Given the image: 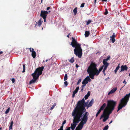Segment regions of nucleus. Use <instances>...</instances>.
Listing matches in <instances>:
<instances>
[{
    "instance_id": "7ed1b4c3",
    "label": "nucleus",
    "mask_w": 130,
    "mask_h": 130,
    "mask_svg": "<svg viewBox=\"0 0 130 130\" xmlns=\"http://www.w3.org/2000/svg\"><path fill=\"white\" fill-rule=\"evenodd\" d=\"M44 68V67L42 66L37 68L35 71L31 75L33 76V78L30 81V84L34 83L35 82L39 75L42 74Z\"/></svg>"
},
{
    "instance_id": "7c9ffc66",
    "label": "nucleus",
    "mask_w": 130,
    "mask_h": 130,
    "mask_svg": "<svg viewBox=\"0 0 130 130\" xmlns=\"http://www.w3.org/2000/svg\"><path fill=\"white\" fill-rule=\"evenodd\" d=\"M77 93H76V91H74L73 93L72 97L73 98H74L75 96V94Z\"/></svg>"
},
{
    "instance_id": "72a5a7b5",
    "label": "nucleus",
    "mask_w": 130,
    "mask_h": 130,
    "mask_svg": "<svg viewBox=\"0 0 130 130\" xmlns=\"http://www.w3.org/2000/svg\"><path fill=\"white\" fill-rule=\"evenodd\" d=\"M111 38L110 39L111 40V42L112 43H113L115 42V38L111 37Z\"/></svg>"
},
{
    "instance_id": "a211bd4d",
    "label": "nucleus",
    "mask_w": 130,
    "mask_h": 130,
    "mask_svg": "<svg viewBox=\"0 0 130 130\" xmlns=\"http://www.w3.org/2000/svg\"><path fill=\"white\" fill-rule=\"evenodd\" d=\"M103 62L104 64L103 66H104L107 67H108V66L109 65V63L107 62V61H103Z\"/></svg>"
},
{
    "instance_id": "79ce46f5",
    "label": "nucleus",
    "mask_w": 130,
    "mask_h": 130,
    "mask_svg": "<svg viewBox=\"0 0 130 130\" xmlns=\"http://www.w3.org/2000/svg\"><path fill=\"white\" fill-rule=\"evenodd\" d=\"M66 123V120H64L62 123V125L61 126H62L63 127V125L65 124Z\"/></svg>"
},
{
    "instance_id": "9d476101",
    "label": "nucleus",
    "mask_w": 130,
    "mask_h": 130,
    "mask_svg": "<svg viewBox=\"0 0 130 130\" xmlns=\"http://www.w3.org/2000/svg\"><path fill=\"white\" fill-rule=\"evenodd\" d=\"M84 121L82 120L80 122L78 125V126L76 127V129H78L79 130H81L83 128L84 124H85L86 123H84Z\"/></svg>"
},
{
    "instance_id": "39448f33",
    "label": "nucleus",
    "mask_w": 130,
    "mask_h": 130,
    "mask_svg": "<svg viewBox=\"0 0 130 130\" xmlns=\"http://www.w3.org/2000/svg\"><path fill=\"white\" fill-rule=\"evenodd\" d=\"M130 96V92L128 94H126L124 98L120 100L118 106L117 111L121 109L123 107L125 106L128 101Z\"/></svg>"
},
{
    "instance_id": "09e8293b",
    "label": "nucleus",
    "mask_w": 130,
    "mask_h": 130,
    "mask_svg": "<svg viewBox=\"0 0 130 130\" xmlns=\"http://www.w3.org/2000/svg\"><path fill=\"white\" fill-rule=\"evenodd\" d=\"M90 92L89 91L88 92L87 94L86 95H87L88 96H89L90 95Z\"/></svg>"
},
{
    "instance_id": "f03ea898",
    "label": "nucleus",
    "mask_w": 130,
    "mask_h": 130,
    "mask_svg": "<svg viewBox=\"0 0 130 130\" xmlns=\"http://www.w3.org/2000/svg\"><path fill=\"white\" fill-rule=\"evenodd\" d=\"M72 41L70 44V45H71L72 47H75L74 50V54L79 58H81L82 55V50L80 45L77 43L74 38L72 37Z\"/></svg>"
},
{
    "instance_id": "603ef678",
    "label": "nucleus",
    "mask_w": 130,
    "mask_h": 130,
    "mask_svg": "<svg viewBox=\"0 0 130 130\" xmlns=\"http://www.w3.org/2000/svg\"><path fill=\"white\" fill-rule=\"evenodd\" d=\"M11 80L12 83H13L15 82V79L14 78H12L11 79Z\"/></svg>"
},
{
    "instance_id": "e433bc0d",
    "label": "nucleus",
    "mask_w": 130,
    "mask_h": 130,
    "mask_svg": "<svg viewBox=\"0 0 130 130\" xmlns=\"http://www.w3.org/2000/svg\"><path fill=\"white\" fill-rule=\"evenodd\" d=\"M70 62L71 63H73L74 62V59L73 58H71L70 60Z\"/></svg>"
},
{
    "instance_id": "c03bdc74",
    "label": "nucleus",
    "mask_w": 130,
    "mask_h": 130,
    "mask_svg": "<svg viewBox=\"0 0 130 130\" xmlns=\"http://www.w3.org/2000/svg\"><path fill=\"white\" fill-rule=\"evenodd\" d=\"M89 102V101H87V102H86L85 103V104L84 105L85 107H86L88 105L87 104H88V103Z\"/></svg>"
},
{
    "instance_id": "49530a36",
    "label": "nucleus",
    "mask_w": 130,
    "mask_h": 130,
    "mask_svg": "<svg viewBox=\"0 0 130 130\" xmlns=\"http://www.w3.org/2000/svg\"><path fill=\"white\" fill-rule=\"evenodd\" d=\"M84 4H85L84 3H83L82 4L80 5V7L82 8V7H84Z\"/></svg>"
},
{
    "instance_id": "473e14b6",
    "label": "nucleus",
    "mask_w": 130,
    "mask_h": 130,
    "mask_svg": "<svg viewBox=\"0 0 130 130\" xmlns=\"http://www.w3.org/2000/svg\"><path fill=\"white\" fill-rule=\"evenodd\" d=\"M108 128V125L105 126L103 129V130H107Z\"/></svg>"
},
{
    "instance_id": "bb28decb",
    "label": "nucleus",
    "mask_w": 130,
    "mask_h": 130,
    "mask_svg": "<svg viewBox=\"0 0 130 130\" xmlns=\"http://www.w3.org/2000/svg\"><path fill=\"white\" fill-rule=\"evenodd\" d=\"M76 125L75 123H72L71 124V128H75Z\"/></svg>"
},
{
    "instance_id": "de8ad7c7",
    "label": "nucleus",
    "mask_w": 130,
    "mask_h": 130,
    "mask_svg": "<svg viewBox=\"0 0 130 130\" xmlns=\"http://www.w3.org/2000/svg\"><path fill=\"white\" fill-rule=\"evenodd\" d=\"M116 36L115 35V33H113V35H112V36H111V37L113 38H115V37Z\"/></svg>"
},
{
    "instance_id": "ddd939ff",
    "label": "nucleus",
    "mask_w": 130,
    "mask_h": 130,
    "mask_svg": "<svg viewBox=\"0 0 130 130\" xmlns=\"http://www.w3.org/2000/svg\"><path fill=\"white\" fill-rule=\"evenodd\" d=\"M117 89V87L111 90L108 93V95H109L110 94H112L115 92Z\"/></svg>"
},
{
    "instance_id": "b1692460",
    "label": "nucleus",
    "mask_w": 130,
    "mask_h": 130,
    "mask_svg": "<svg viewBox=\"0 0 130 130\" xmlns=\"http://www.w3.org/2000/svg\"><path fill=\"white\" fill-rule=\"evenodd\" d=\"M77 8L76 7L75 8L74 10H73V13L74 14V15H75L77 13Z\"/></svg>"
},
{
    "instance_id": "bf43d9fd",
    "label": "nucleus",
    "mask_w": 130,
    "mask_h": 130,
    "mask_svg": "<svg viewBox=\"0 0 130 130\" xmlns=\"http://www.w3.org/2000/svg\"><path fill=\"white\" fill-rule=\"evenodd\" d=\"M23 69H25V64H23Z\"/></svg>"
},
{
    "instance_id": "aec40b11",
    "label": "nucleus",
    "mask_w": 130,
    "mask_h": 130,
    "mask_svg": "<svg viewBox=\"0 0 130 130\" xmlns=\"http://www.w3.org/2000/svg\"><path fill=\"white\" fill-rule=\"evenodd\" d=\"M120 63L118 64L117 67L115 69V70L114 71L115 72V74L117 73V71H118L119 70V69L120 68Z\"/></svg>"
},
{
    "instance_id": "338daca9",
    "label": "nucleus",
    "mask_w": 130,
    "mask_h": 130,
    "mask_svg": "<svg viewBox=\"0 0 130 130\" xmlns=\"http://www.w3.org/2000/svg\"><path fill=\"white\" fill-rule=\"evenodd\" d=\"M3 53V52L2 51L0 52V55L2 54Z\"/></svg>"
},
{
    "instance_id": "f257e3e1",
    "label": "nucleus",
    "mask_w": 130,
    "mask_h": 130,
    "mask_svg": "<svg viewBox=\"0 0 130 130\" xmlns=\"http://www.w3.org/2000/svg\"><path fill=\"white\" fill-rule=\"evenodd\" d=\"M106 116L104 117L103 121V122H105L109 118V115L111 114L114 110L116 104V102L113 100H108L107 101Z\"/></svg>"
},
{
    "instance_id": "4d7b16f0",
    "label": "nucleus",
    "mask_w": 130,
    "mask_h": 130,
    "mask_svg": "<svg viewBox=\"0 0 130 130\" xmlns=\"http://www.w3.org/2000/svg\"><path fill=\"white\" fill-rule=\"evenodd\" d=\"M105 71H103V73L104 74V76H105L106 75V73H105Z\"/></svg>"
},
{
    "instance_id": "9b49d317",
    "label": "nucleus",
    "mask_w": 130,
    "mask_h": 130,
    "mask_svg": "<svg viewBox=\"0 0 130 130\" xmlns=\"http://www.w3.org/2000/svg\"><path fill=\"white\" fill-rule=\"evenodd\" d=\"M88 113V112H86L84 115L82 119V121H84V122H85V123H86L88 120V114L87 115Z\"/></svg>"
},
{
    "instance_id": "a878e982",
    "label": "nucleus",
    "mask_w": 130,
    "mask_h": 130,
    "mask_svg": "<svg viewBox=\"0 0 130 130\" xmlns=\"http://www.w3.org/2000/svg\"><path fill=\"white\" fill-rule=\"evenodd\" d=\"M38 26H40L42 24V22L41 19H40L38 22Z\"/></svg>"
},
{
    "instance_id": "a18cd8bd",
    "label": "nucleus",
    "mask_w": 130,
    "mask_h": 130,
    "mask_svg": "<svg viewBox=\"0 0 130 130\" xmlns=\"http://www.w3.org/2000/svg\"><path fill=\"white\" fill-rule=\"evenodd\" d=\"M89 75L90 76V78L92 79H93L94 78V76L92 75Z\"/></svg>"
},
{
    "instance_id": "c85d7f7f",
    "label": "nucleus",
    "mask_w": 130,
    "mask_h": 130,
    "mask_svg": "<svg viewBox=\"0 0 130 130\" xmlns=\"http://www.w3.org/2000/svg\"><path fill=\"white\" fill-rule=\"evenodd\" d=\"M67 74H66L64 75V80L65 81L67 79Z\"/></svg>"
},
{
    "instance_id": "f8f14e48",
    "label": "nucleus",
    "mask_w": 130,
    "mask_h": 130,
    "mask_svg": "<svg viewBox=\"0 0 130 130\" xmlns=\"http://www.w3.org/2000/svg\"><path fill=\"white\" fill-rule=\"evenodd\" d=\"M121 71H127L128 69V68L127 66L126 65H122L121 67Z\"/></svg>"
},
{
    "instance_id": "6e6d98bb",
    "label": "nucleus",
    "mask_w": 130,
    "mask_h": 130,
    "mask_svg": "<svg viewBox=\"0 0 130 130\" xmlns=\"http://www.w3.org/2000/svg\"><path fill=\"white\" fill-rule=\"evenodd\" d=\"M71 128L70 127H68L67 129H66L65 130H70Z\"/></svg>"
},
{
    "instance_id": "37998d69",
    "label": "nucleus",
    "mask_w": 130,
    "mask_h": 130,
    "mask_svg": "<svg viewBox=\"0 0 130 130\" xmlns=\"http://www.w3.org/2000/svg\"><path fill=\"white\" fill-rule=\"evenodd\" d=\"M89 96H88L86 94V95H85V97H84V98L85 99V100H86L87 99Z\"/></svg>"
},
{
    "instance_id": "774afa93",
    "label": "nucleus",
    "mask_w": 130,
    "mask_h": 130,
    "mask_svg": "<svg viewBox=\"0 0 130 130\" xmlns=\"http://www.w3.org/2000/svg\"><path fill=\"white\" fill-rule=\"evenodd\" d=\"M71 128L72 130H74L75 128Z\"/></svg>"
},
{
    "instance_id": "4c0bfd02",
    "label": "nucleus",
    "mask_w": 130,
    "mask_h": 130,
    "mask_svg": "<svg viewBox=\"0 0 130 130\" xmlns=\"http://www.w3.org/2000/svg\"><path fill=\"white\" fill-rule=\"evenodd\" d=\"M79 87L78 86V87H77L76 88L75 90H74V91H76V93H77L78 92V91L79 89Z\"/></svg>"
},
{
    "instance_id": "680f3d73",
    "label": "nucleus",
    "mask_w": 130,
    "mask_h": 130,
    "mask_svg": "<svg viewBox=\"0 0 130 130\" xmlns=\"http://www.w3.org/2000/svg\"><path fill=\"white\" fill-rule=\"evenodd\" d=\"M25 69H23V71H22V72H24L25 71Z\"/></svg>"
},
{
    "instance_id": "393cba45",
    "label": "nucleus",
    "mask_w": 130,
    "mask_h": 130,
    "mask_svg": "<svg viewBox=\"0 0 130 130\" xmlns=\"http://www.w3.org/2000/svg\"><path fill=\"white\" fill-rule=\"evenodd\" d=\"M85 79L88 81L89 82H90L91 81V80L89 76H87L86 78H85Z\"/></svg>"
},
{
    "instance_id": "58836bf2",
    "label": "nucleus",
    "mask_w": 130,
    "mask_h": 130,
    "mask_svg": "<svg viewBox=\"0 0 130 130\" xmlns=\"http://www.w3.org/2000/svg\"><path fill=\"white\" fill-rule=\"evenodd\" d=\"M64 87H66L68 85V82L67 81H65L64 82Z\"/></svg>"
},
{
    "instance_id": "cd10ccee",
    "label": "nucleus",
    "mask_w": 130,
    "mask_h": 130,
    "mask_svg": "<svg viewBox=\"0 0 130 130\" xmlns=\"http://www.w3.org/2000/svg\"><path fill=\"white\" fill-rule=\"evenodd\" d=\"M110 58V56H108L107 58L103 60V61H107L108 60H109Z\"/></svg>"
},
{
    "instance_id": "f3484780",
    "label": "nucleus",
    "mask_w": 130,
    "mask_h": 130,
    "mask_svg": "<svg viewBox=\"0 0 130 130\" xmlns=\"http://www.w3.org/2000/svg\"><path fill=\"white\" fill-rule=\"evenodd\" d=\"M106 105V104L105 103H104L103 104L101 107L99 109L101 110V111L103 110L104 108L105 107Z\"/></svg>"
},
{
    "instance_id": "0e129e2a",
    "label": "nucleus",
    "mask_w": 130,
    "mask_h": 130,
    "mask_svg": "<svg viewBox=\"0 0 130 130\" xmlns=\"http://www.w3.org/2000/svg\"><path fill=\"white\" fill-rule=\"evenodd\" d=\"M97 0H94V4H96V2Z\"/></svg>"
},
{
    "instance_id": "6e6552de",
    "label": "nucleus",
    "mask_w": 130,
    "mask_h": 130,
    "mask_svg": "<svg viewBox=\"0 0 130 130\" xmlns=\"http://www.w3.org/2000/svg\"><path fill=\"white\" fill-rule=\"evenodd\" d=\"M87 72L89 74V75H92L94 76L95 75L98 76L99 75L97 72L93 70H90L89 68H88L87 69Z\"/></svg>"
},
{
    "instance_id": "8fccbe9b",
    "label": "nucleus",
    "mask_w": 130,
    "mask_h": 130,
    "mask_svg": "<svg viewBox=\"0 0 130 130\" xmlns=\"http://www.w3.org/2000/svg\"><path fill=\"white\" fill-rule=\"evenodd\" d=\"M104 68L103 71H105L106 70V69L107 67H106H106L104 66Z\"/></svg>"
},
{
    "instance_id": "4468645a",
    "label": "nucleus",
    "mask_w": 130,
    "mask_h": 130,
    "mask_svg": "<svg viewBox=\"0 0 130 130\" xmlns=\"http://www.w3.org/2000/svg\"><path fill=\"white\" fill-rule=\"evenodd\" d=\"M107 112H106V109H105L103 111V114L101 115L100 118L101 120L102 118L104 117L106 115Z\"/></svg>"
},
{
    "instance_id": "dca6fc26",
    "label": "nucleus",
    "mask_w": 130,
    "mask_h": 130,
    "mask_svg": "<svg viewBox=\"0 0 130 130\" xmlns=\"http://www.w3.org/2000/svg\"><path fill=\"white\" fill-rule=\"evenodd\" d=\"M94 100L93 99H92L89 102V103L88 104V107H89L91 106L92 104L93 103Z\"/></svg>"
},
{
    "instance_id": "a19ab883",
    "label": "nucleus",
    "mask_w": 130,
    "mask_h": 130,
    "mask_svg": "<svg viewBox=\"0 0 130 130\" xmlns=\"http://www.w3.org/2000/svg\"><path fill=\"white\" fill-rule=\"evenodd\" d=\"M81 80H81V79H79V80L77 83V85L79 84L80 83V82L81 81Z\"/></svg>"
},
{
    "instance_id": "20e7f679",
    "label": "nucleus",
    "mask_w": 130,
    "mask_h": 130,
    "mask_svg": "<svg viewBox=\"0 0 130 130\" xmlns=\"http://www.w3.org/2000/svg\"><path fill=\"white\" fill-rule=\"evenodd\" d=\"M85 102V100L84 99H83L82 100L79 101L77 104V106L74 108L73 110L74 111V110L77 111L76 114H78L80 112H82L83 114L84 113V110H85V108L86 107L82 106V104L84 103Z\"/></svg>"
},
{
    "instance_id": "052dcab7",
    "label": "nucleus",
    "mask_w": 130,
    "mask_h": 130,
    "mask_svg": "<svg viewBox=\"0 0 130 130\" xmlns=\"http://www.w3.org/2000/svg\"><path fill=\"white\" fill-rule=\"evenodd\" d=\"M38 22H36V24H35V26H38Z\"/></svg>"
},
{
    "instance_id": "ea45409f",
    "label": "nucleus",
    "mask_w": 130,
    "mask_h": 130,
    "mask_svg": "<svg viewBox=\"0 0 130 130\" xmlns=\"http://www.w3.org/2000/svg\"><path fill=\"white\" fill-rule=\"evenodd\" d=\"M105 12H104V14L105 15H107V14H108V10H107V9H105Z\"/></svg>"
},
{
    "instance_id": "412c9836",
    "label": "nucleus",
    "mask_w": 130,
    "mask_h": 130,
    "mask_svg": "<svg viewBox=\"0 0 130 130\" xmlns=\"http://www.w3.org/2000/svg\"><path fill=\"white\" fill-rule=\"evenodd\" d=\"M90 33L89 31H86L85 32V36L86 37H88Z\"/></svg>"
},
{
    "instance_id": "c9c22d12",
    "label": "nucleus",
    "mask_w": 130,
    "mask_h": 130,
    "mask_svg": "<svg viewBox=\"0 0 130 130\" xmlns=\"http://www.w3.org/2000/svg\"><path fill=\"white\" fill-rule=\"evenodd\" d=\"M56 103H54L53 105L51 107V108L50 109L51 110L53 109L54 108V107L56 106Z\"/></svg>"
},
{
    "instance_id": "f704fd0d",
    "label": "nucleus",
    "mask_w": 130,
    "mask_h": 130,
    "mask_svg": "<svg viewBox=\"0 0 130 130\" xmlns=\"http://www.w3.org/2000/svg\"><path fill=\"white\" fill-rule=\"evenodd\" d=\"M9 110H10V108L9 107L8 108V109H7L6 111H5V114H7L9 112Z\"/></svg>"
},
{
    "instance_id": "2eb2a0df",
    "label": "nucleus",
    "mask_w": 130,
    "mask_h": 130,
    "mask_svg": "<svg viewBox=\"0 0 130 130\" xmlns=\"http://www.w3.org/2000/svg\"><path fill=\"white\" fill-rule=\"evenodd\" d=\"M34 49L33 48H32V56L33 58H35L36 56V52L35 51H34Z\"/></svg>"
},
{
    "instance_id": "0eeeda50",
    "label": "nucleus",
    "mask_w": 130,
    "mask_h": 130,
    "mask_svg": "<svg viewBox=\"0 0 130 130\" xmlns=\"http://www.w3.org/2000/svg\"><path fill=\"white\" fill-rule=\"evenodd\" d=\"M96 64L94 63L91 62L90 66L88 68L90 70H93L97 71V69L96 68Z\"/></svg>"
},
{
    "instance_id": "423d86ee",
    "label": "nucleus",
    "mask_w": 130,
    "mask_h": 130,
    "mask_svg": "<svg viewBox=\"0 0 130 130\" xmlns=\"http://www.w3.org/2000/svg\"><path fill=\"white\" fill-rule=\"evenodd\" d=\"M75 111L74 110V111L72 112V115L74 117L73 123H75L76 125L82 119L81 118L82 116L83 112H80L78 114H76V112L77 111V112Z\"/></svg>"
},
{
    "instance_id": "5701e85b",
    "label": "nucleus",
    "mask_w": 130,
    "mask_h": 130,
    "mask_svg": "<svg viewBox=\"0 0 130 130\" xmlns=\"http://www.w3.org/2000/svg\"><path fill=\"white\" fill-rule=\"evenodd\" d=\"M13 124V121H11L10 123V125L9 126V130H10L11 129H12V125Z\"/></svg>"
},
{
    "instance_id": "2f4dec72",
    "label": "nucleus",
    "mask_w": 130,
    "mask_h": 130,
    "mask_svg": "<svg viewBox=\"0 0 130 130\" xmlns=\"http://www.w3.org/2000/svg\"><path fill=\"white\" fill-rule=\"evenodd\" d=\"M91 22V21L90 20H88L86 23V24L87 25H89Z\"/></svg>"
},
{
    "instance_id": "1a4fd4ad",
    "label": "nucleus",
    "mask_w": 130,
    "mask_h": 130,
    "mask_svg": "<svg viewBox=\"0 0 130 130\" xmlns=\"http://www.w3.org/2000/svg\"><path fill=\"white\" fill-rule=\"evenodd\" d=\"M48 14V11H41L40 15L43 19H46L47 14Z\"/></svg>"
},
{
    "instance_id": "e2e57ef3",
    "label": "nucleus",
    "mask_w": 130,
    "mask_h": 130,
    "mask_svg": "<svg viewBox=\"0 0 130 130\" xmlns=\"http://www.w3.org/2000/svg\"><path fill=\"white\" fill-rule=\"evenodd\" d=\"M29 50H30V52H32V49H31V48H29Z\"/></svg>"
},
{
    "instance_id": "3c124183",
    "label": "nucleus",
    "mask_w": 130,
    "mask_h": 130,
    "mask_svg": "<svg viewBox=\"0 0 130 130\" xmlns=\"http://www.w3.org/2000/svg\"><path fill=\"white\" fill-rule=\"evenodd\" d=\"M63 127H62V126H61L60 127V129H58V130H63Z\"/></svg>"
},
{
    "instance_id": "69168bd1",
    "label": "nucleus",
    "mask_w": 130,
    "mask_h": 130,
    "mask_svg": "<svg viewBox=\"0 0 130 130\" xmlns=\"http://www.w3.org/2000/svg\"><path fill=\"white\" fill-rule=\"evenodd\" d=\"M78 67H79L78 66L77 64H76V68H78Z\"/></svg>"
},
{
    "instance_id": "864d4df0",
    "label": "nucleus",
    "mask_w": 130,
    "mask_h": 130,
    "mask_svg": "<svg viewBox=\"0 0 130 130\" xmlns=\"http://www.w3.org/2000/svg\"><path fill=\"white\" fill-rule=\"evenodd\" d=\"M52 9L51 7H48L47 8H46V10H48L49 9Z\"/></svg>"
},
{
    "instance_id": "6ab92c4d",
    "label": "nucleus",
    "mask_w": 130,
    "mask_h": 130,
    "mask_svg": "<svg viewBox=\"0 0 130 130\" xmlns=\"http://www.w3.org/2000/svg\"><path fill=\"white\" fill-rule=\"evenodd\" d=\"M104 67V66H102L99 69V70L97 69V71H95L96 72H97L99 74L100 72L102 71V70L103 69Z\"/></svg>"
},
{
    "instance_id": "5fc2aeb1",
    "label": "nucleus",
    "mask_w": 130,
    "mask_h": 130,
    "mask_svg": "<svg viewBox=\"0 0 130 130\" xmlns=\"http://www.w3.org/2000/svg\"><path fill=\"white\" fill-rule=\"evenodd\" d=\"M86 85H84V84H83L82 85V86H81V88H84V87H85L86 86Z\"/></svg>"
},
{
    "instance_id": "4be33fe9",
    "label": "nucleus",
    "mask_w": 130,
    "mask_h": 130,
    "mask_svg": "<svg viewBox=\"0 0 130 130\" xmlns=\"http://www.w3.org/2000/svg\"><path fill=\"white\" fill-rule=\"evenodd\" d=\"M88 83V82L86 79H85L82 82V84H84L85 85Z\"/></svg>"
},
{
    "instance_id": "c756f323",
    "label": "nucleus",
    "mask_w": 130,
    "mask_h": 130,
    "mask_svg": "<svg viewBox=\"0 0 130 130\" xmlns=\"http://www.w3.org/2000/svg\"><path fill=\"white\" fill-rule=\"evenodd\" d=\"M101 111L100 110V109H99L98 112H97V113H96V117H97V116H98V115H99V114L100 113Z\"/></svg>"
},
{
    "instance_id": "13d9d810",
    "label": "nucleus",
    "mask_w": 130,
    "mask_h": 130,
    "mask_svg": "<svg viewBox=\"0 0 130 130\" xmlns=\"http://www.w3.org/2000/svg\"><path fill=\"white\" fill-rule=\"evenodd\" d=\"M123 83H124L125 84H126V83H127L126 82V81L125 80V79L124 80V81H123Z\"/></svg>"
}]
</instances>
